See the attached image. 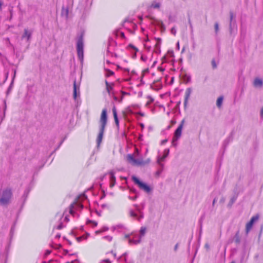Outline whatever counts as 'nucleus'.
<instances>
[{
  "label": "nucleus",
  "instance_id": "20",
  "mask_svg": "<svg viewBox=\"0 0 263 263\" xmlns=\"http://www.w3.org/2000/svg\"><path fill=\"white\" fill-rule=\"evenodd\" d=\"M106 76L107 77H109L111 76L114 74V72L109 69H106Z\"/></svg>",
  "mask_w": 263,
  "mask_h": 263
},
{
  "label": "nucleus",
  "instance_id": "4",
  "mask_svg": "<svg viewBox=\"0 0 263 263\" xmlns=\"http://www.w3.org/2000/svg\"><path fill=\"white\" fill-rule=\"evenodd\" d=\"M127 160L133 165H143L148 163V161H144L142 158L136 159L134 158V155L128 154L127 155Z\"/></svg>",
  "mask_w": 263,
  "mask_h": 263
},
{
  "label": "nucleus",
  "instance_id": "23",
  "mask_svg": "<svg viewBox=\"0 0 263 263\" xmlns=\"http://www.w3.org/2000/svg\"><path fill=\"white\" fill-rule=\"evenodd\" d=\"M156 40H157V43H156L155 46L157 48H159L160 44H161V43L162 42V40L160 38H157Z\"/></svg>",
  "mask_w": 263,
  "mask_h": 263
},
{
  "label": "nucleus",
  "instance_id": "42",
  "mask_svg": "<svg viewBox=\"0 0 263 263\" xmlns=\"http://www.w3.org/2000/svg\"><path fill=\"white\" fill-rule=\"evenodd\" d=\"M123 99V98H121V100L120 101V102H121L122 100Z\"/></svg>",
  "mask_w": 263,
  "mask_h": 263
},
{
  "label": "nucleus",
  "instance_id": "6",
  "mask_svg": "<svg viewBox=\"0 0 263 263\" xmlns=\"http://www.w3.org/2000/svg\"><path fill=\"white\" fill-rule=\"evenodd\" d=\"M77 50L78 57L82 59L83 58V42L81 38L78 41Z\"/></svg>",
  "mask_w": 263,
  "mask_h": 263
},
{
  "label": "nucleus",
  "instance_id": "27",
  "mask_svg": "<svg viewBox=\"0 0 263 263\" xmlns=\"http://www.w3.org/2000/svg\"><path fill=\"white\" fill-rule=\"evenodd\" d=\"M129 214L131 216H133V217L136 216V214L132 211H130Z\"/></svg>",
  "mask_w": 263,
  "mask_h": 263
},
{
  "label": "nucleus",
  "instance_id": "12",
  "mask_svg": "<svg viewBox=\"0 0 263 263\" xmlns=\"http://www.w3.org/2000/svg\"><path fill=\"white\" fill-rule=\"evenodd\" d=\"M112 113H113L114 118L115 120L116 125L117 127H119V121L118 116H117V112L116 108L115 106L112 108Z\"/></svg>",
  "mask_w": 263,
  "mask_h": 263
},
{
  "label": "nucleus",
  "instance_id": "32",
  "mask_svg": "<svg viewBox=\"0 0 263 263\" xmlns=\"http://www.w3.org/2000/svg\"><path fill=\"white\" fill-rule=\"evenodd\" d=\"M121 36L122 37H125L124 33L123 32H121Z\"/></svg>",
  "mask_w": 263,
  "mask_h": 263
},
{
  "label": "nucleus",
  "instance_id": "15",
  "mask_svg": "<svg viewBox=\"0 0 263 263\" xmlns=\"http://www.w3.org/2000/svg\"><path fill=\"white\" fill-rule=\"evenodd\" d=\"M182 80L183 81L186 83H189L191 81V77L190 76L185 74L182 76Z\"/></svg>",
  "mask_w": 263,
  "mask_h": 263
},
{
  "label": "nucleus",
  "instance_id": "22",
  "mask_svg": "<svg viewBox=\"0 0 263 263\" xmlns=\"http://www.w3.org/2000/svg\"><path fill=\"white\" fill-rule=\"evenodd\" d=\"M147 101L146 103V106L149 105L154 101V99L152 98H151V97L148 96V97H147Z\"/></svg>",
  "mask_w": 263,
  "mask_h": 263
},
{
  "label": "nucleus",
  "instance_id": "7",
  "mask_svg": "<svg viewBox=\"0 0 263 263\" xmlns=\"http://www.w3.org/2000/svg\"><path fill=\"white\" fill-rule=\"evenodd\" d=\"M259 218V215L258 214H257L254 216H253L250 221H249L246 226V232L248 233L250 230L252 229L254 223L256 222Z\"/></svg>",
  "mask_w": 263,
  "mask_h": 263
},
{
  "label": "nucleus",
  "instance_id": "8",
  "mask_svg": "<svg viewBox=\"0 0 263 263\" xmlns=\"http://www.w3.org/2000/svg\"><path fill=\"white\" fill-rule=\"evenodd\" d=\"M253 86L256 88L260 89L263 86V80L261 78H256L253 81Z\"/></svg>",
  "mask_w": 263,
  "mask_h": 263
},
{
  "label": "nucleus",
  "instance_id": "14",
  "mask_svg": "<svg viewBox=\"0 0 263 263\" xmlns=\"http://www.w3.org/2000/svg\"><path fill=\"white\" fill-rule=\"evenodd\" d=\"M31 35V33L26 29L24 30V33L22 36L23 38H27V40H29Z\"/></svg>",
  "mask_w": 263,
  "mask_h": 263
},
{
  "label": "nucleus",
  "instance_id": "17",
  "mask_svg": "<svg viewBox=\"0 0 263 263\" xmlns=\"http://www.w3.org/2000/svg\"><path fill=\"white\" fill-rule=\"evenodd\" d=\"M164 154H163L162 157L158 158V160H157L158 163L159 164H160V165L163 166V162L164 161Z\"/></svg>",
  "mask_w": 263,
  "mask_h": 263
},
{
  "label": "nucleus",
  "instance_id": "39",
  "mask_svg": "<svg viewBox=\"0 0 263 263\" xmlns=\"http://www.w3.org/2000/svg\"><path fill=\"white\" fill-rule=\"evenodd\" d=\"M215 202V199L213 200V204Z\"/></svg>",
  "mask_w": 263,
  "mask_h": 263
},
{
  "label": "nucleus",
  "instance_id": "21",
  "mask_svg": "<svg viewBox=\"0 0 263 263\" xmlns=\"http://www.w3.org/2000/svg\"><path fill=\"white\" fill-rule=\"evenodd\" d=\"M151 7L153 8H158L160 7V4L157 2H154L152 4Z\"/></svg>",
  "mask_w": 263,
  "mask_h": 263
},
{
  "label": "nucleus",
  "instance_id": "41",
  "mask_svg": "<svg viewBox=\"0 0 263 263\" xmlns=\"http://www.w3.org/2000/svg\"><path fill=\"white\" fill-rule=\"evenodd\" d=\"M57 236H58V237H60V235H57Z\"/></svg>",
  "mask_w": 263,
  "mask_h": 263
},
{
  "label": "nucleus",
  "instance_id": "30",
  "mask_svg": "<svg viewBox=\"0 0 263 263\" xmlns=\"http://www.w3.org/2000/svg\"><path fill=\"white\" fill-rule=\"evenodd\" d=\"M215 30L216 31L218 30V25L217 24H216L215 25Z\"/></svg>",
  "mask_w": 263,
  "mask_h": 263
},
{
  "label": "nucleus",
  "instance_id": "13",
  "mask_svg": "<svg viewBox=\"0 0 263 263\" xmlns=\"http://www.w3.org/2000/svg\"><path fill=\"white\" fill-rule=\"evenodd\" d=\"M191 92H192V89L191 88H187L185 92V101H184L185 104L187 103L188 100L190 98Z\"/></svg>",
  "mask_w": 263,
  "mask_h": 263
},
{
  "label": "nucleus",
  "instance_id": "3",
  "mask_svg": "<svg viewBox=\"0 0 263 263\" xmlns=\"http://www.w3.org/2000/svg\"><path fill=\"white\" fill-rule=\"evenodd\" d=\"M12 192L10 189H6L3 191L2 196L0 198V203L2 205L7 204L11 198Z\"/></svg>",
  "mask_w": 263,
  "mask_h": 263
},
{
  "label": "nucleus",
  "instance_id": "28",
  "mask_svg": "<svg viewBox=\"0 0 263 263\" xmlns=\"http://www.w3.org/2000/svg\"><path fill=\"white\" fill-rule=\"evenodd\" d=\"M103 261L106 263H111V262L108 259H104L103 260Z\"/></svg>",
  "mask_w": 263,
  "mask_h": 263
},
{
  "label": "nucleus",
  "instance_id": "36",
  "mask_svg": "<svg viewBox=\"0 0 263 263\" xmlns=\"http://www.w3.org/2000/svg\"><path fill=\"white\" fill-rule=\"evenodd\" d=\"M114 99H115V100H117V98L116 97H114Z\"/></svg>",
  "mask_w": 263,
  "mask_h": 263
},
{
  "label": "nucleus",
  "instance_id": "9",
  "mask_svg": "<svg viewBox=\"0 0 263 263\" xmlns=\"http://www.w3.org/2000/svg\"><path fill=\"white\" fill-rule=\"evenodd\" d=\"M160 81V79H158L154 81L153 87L154 89L158 90L162 88V84Z\"/></svg>",
  "mask_w": 263,
  "mask_h": 263
},
{
  "label": "nucleus",
  "instance_id": "18",
  "mask_svg": "<svg viewBox=\"0 0 263 263\" xmlns=\"http://www.w3.org/2000/svg\"><path fill=\"white\" fill-rule=\"evenodd\" d=\"M146 231V228L145 227H142L140 230V234L141 236H143Z\"/></svg>",
  "mask_w": 263,
  "mask_h": 263
},
{
  "label": "nucleus",
  "instance_id": "26",
  "mask_svg": "<svg viewBox=\"0 0 263 263\" xmlns=\"http://www.w3.org/2000/svg\"><path fill=\"white\" fill-rule=\"evenodd\" d=\"M62 228H63V224H62V223H60V224H59V225H58V226H57V227L56 228V229H58V230H61V229H62Z\"/></svg>",
  "mask_w": 263,
  "mask_h": 263
},
{
  "label": "nucleus",
  "instance_id": "16",
  "mask_svg": "<svg viewBox=\"0 0 263 263\" xmlns=\"http://www.w3.org/2000/svg\"><path fill=\"white\" fill-rule=\"evenodd\" d=\"M223 98L219 97L216 101V105L218 107L220 108L222 104Z\"/></svg>",
  "mask_w": 263,
  "mask_h": 263
},
{
  "label": "nucleus",
  "instance_id": "29",
  "mask_svg": "<svg viewBox=\"0 0 263 263\" xmlns=\"http://www.w3.org/2000/svg\"><path fill=\"white\" fill-rule=\"evenodd\" d=\"M158 70L161 72H163L164 71V69L161 67H158Z\"/></svg>",
  "mask_w": 263,
  "mask_h": 263
},
{
  "label": "nucleus",
  "instance_id": "38",
  "mask_svg": "<svg viewBox=\"0 0 263 263\" xmlns=\"http://www.w3.org/2000/svg\"><path fill=\"white\" fill-rule=\"evenodd\" d=\"M163 142H164V140H162V141H161V143H163Z\"/></svg>",
  "mask_w": 263,
  "mask_h": 263
},
{
  "label": "nucleus",
  "instance_id": "25",
  "mask_svg": "<svg viewBox=\"0 0 263 263\" xmlns=\"http://www.w3.org/2000/svg\"><path fill=\"white\" fill-rule=\"evenodd\" d=\"M138 154H139V151L137 148H136L135 152L133 155H135V156H138Z\"/></svg>",
  "mask_w": 263,
  "mask_h": 263
},
{
  "label": "nucleus",
  "instance_id": "31",
  "mask_svg": "<svg viewBox=\"0 0 263 263\" xmlns=\"http://www.w3.org/2000/svg\"><path fill=\"white\" fill-rule=\"evenodd\" d=\"M168 152H169V150H167V151L165 150V157L168 154Z\"/></svg>",
  "mask_w": 263,
  "mask_h": 263
},
{
  "label": "nucleus",
  "instance_id": "24",
  "mask_svg": "<svg viewBox=\"0 0 263 263\" xmlns=\"http://www.w3.org/2000/svg\"><path fill=\"white\" fill-rule=\"evenodd\" d=\"M128 47H130V48H133V49H134L136 51H138V48H136L135 46H134L133 45H132V44H129V45H128Z\"/></svg>",
  "mask_w": 263,
  "mask_h": 263
},
{
  "label": "nucleus",
  "instance_id": "11",
  "mask_svg": "<svg viewBox=\"0 0 263 263\" xmlns=\"http://www.w3.org/2000/svg\"><path fill=\"white\" fill-rule=\"evenodd\" d=\"M105 85H106V90H107L108 93L109 95H110L113 89V88L114 86V83H109L107 81H105Z\"/></svg>",
  "mask_w": 263,
  "mask_h": 263
},
{
  "label": "nucleus",
  "instance_id": "35",
  "mask_svg": "<svg viewBox=\"0 0 263 263\" xmlns=\"http://www.w3.org/2000/svg\"><path fill=\"white\" fill-rule=\"evenodd\" d=\"M205 247L207 249H208V248H209V245H208V244H206V245H205Z\"/></svg>",
  "mask_w": 263,
  "mask_h": 263
},
{
  "label": "nucleus",
  "instance_id": "40",
  "mask_svg": "<svg viewBox=\"0 0 263 263\" xmlns=\"http://www.w3.org/2000/svg\"><path fill=\"white\" fill-rule=\"evenodd\" d=\"M57 236H58V237H60V235H57Z\"/></svg>",
  "mask_w": 263,
  "mask_h": 263
},
{
  "label": "nucleus",
  "instance_id": "37",
  "mask_svg": "<svg viewBox=\"0 0 263 263\" xmlns=\"http://www.w3.org/2000/svg\"><path fill=\"white\" fill-rule=\"evenodd\" d=\"M143 218V216H141L140 218H139V219H138V220H140V219H141V218Z\"/></svg>",
  "mask_w": 263,
  "mask_h": 263
},
{
  "label": "nucleus",
  "instance_id": "2",
  "mask_svg": "<svg viewBox=\"0 0 263 263\" xmlns=\"http://www.w3.org/2000/svg\"><path fill=\"white\" fill-rule=\"evenodd\" d=\"M107 110L106 108H104L102 111L100 119V122L101 123V127L97 139V143L98 144H100L102 142L104 132L107 124Z\"/></svg>",
  "mask_w": 263,
  "mask_h": 263
},
{
  "label": "nucleus",
  "instance_id": "5",
  "mask_svg": "<svg viewBox=\"0 0 263 263\" xmlns=\"http://www.w3.org/2000/svg\"><path fill=\"white\" fill-rule=\"evenodd\" d=\"M132 179L134 183L137 184L140 189L143 190L146 193L150 192L151 189L149 186L146 183L141 182L137 177L136 176H133Z\"/></svg>",
  "mask_w": 263,
  "mask_h": 263
},
{
  "label": "nucleus",
  "instance_id": "1",
  "mask_svg": "<svg viewBox=\"0 0 263 263\" xmlns=\"http://www.w3.org/2000/svg\"><path fill=\"white\" fill-rule=\"evenodd\" d=\"M100 245L103 249L112 251V249L116 247L117 242L113 236L106 235L101 238Z\"/></svg>",
  "mask_w": 263,
  "mask_h": 263
},
{
  "label": "nucleus",
  "instance_id": "19",
  "mask_svg": "<svg viewBox=\"0 0 263 263\" xmlns=\"http://www.w3.org/2000/svg\"><path fill=\"white\" fill-rule=\"evenodd\" d=\"M73 98L74 99L77 98V86L76 81H74L73 83Z\"/></svg>",
  "mask_w": 263,
  "mask_h": 263
},
{
  "label": "nucleus",
  "instance_id": "10",
  "mask_svg": "<svg viewBox=\"0 0 263 263\" xmlns=\"http://www.w3.org/2000/svg\"><path fill=\"white\" fill-rule=\"evenodd\" d=\"M183 122H182L181 124L179 125L178 128L176 129L175 133V137L174 140H177L181 136V131L183 128Z\"/></svg>",
  "mask_w": 263,
  "mask_h": 263
},
{
  "label": "nucleus",
  "instance_id": "34",
  "mask_svg": "<svg viewBox=\"0 0 263 263\" xmlns=\"http://www.w3.org/2000/svg\"><path fill=\"white\" fill-rule=\"evenodd\" d=\"M2 4H3L2 2L0 1V9H1V7H2Z\"/></svg>",
  "mask_w": 263,
  "mask_h": 263
},
{
  "label": "nucleus",
  "instance_id": "33",
  "mask_svg": "<svg viewBox=\"0 0 263 263\" xmlns=\"http://www.w3.org/2000/svg\"><path fill=\"white\" fill-rule=\"evenodd\" d=\"M111 179H112V180H114V181H115V179H116L115 177V176H111Z\"/></svg>",
  "mask_w": 263,
  "mask_h": 263
}]
</instances>
